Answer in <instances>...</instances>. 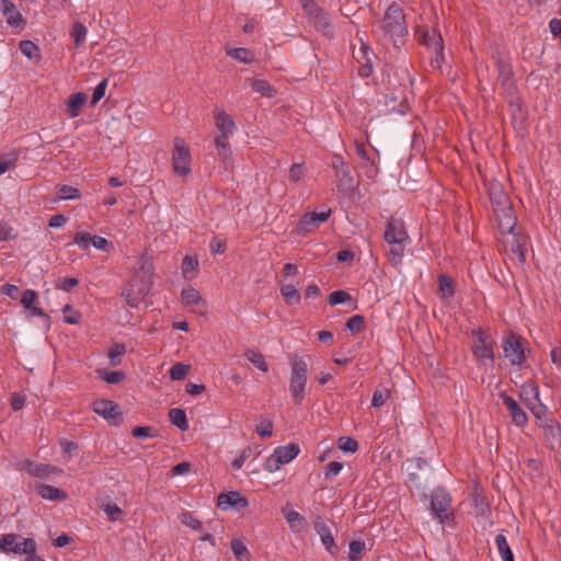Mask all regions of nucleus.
Returning a JSON list of instances; mask_svg holds the SVG:
<instances>
[{
  "instance_id": "obj_45",
  "label": "nucleus",
  "mask_w": 561,
  "mask_h": 561,
  "mask_svg": "<svg viewBox=\"0 0 561 561\" xmlns=\"http://www.w3.org/2000/svg\"><path fill=\"white\" fill-rule=\"evenodd\" d=\"M439 294L444 299H449L454 296L453 283L448 277L444 275L439 277Z\"/></svg>"
},
{
  "instance_id": "obj_22",
  "label": "nucleus",
  "mask_w": 561,
  "mask_h": 561,
  "mask_svg": "<svg viewBox=\"0 0 561 561\" xmlns=\"http://www.w3.org/2000/svg\"><path fill=\"white\" fill-rule=\"evenodd\" d=\"M248 501L238 492L222 493L218 496L217 506L224 511L231 507L244 508Z\"/></svg>"
},
{
  "instance_id": "obj_16",
  "label": "nucleus",
  "mask_w": 561,
  "mask_h": 561,
  "mask_svg": "<svg viewBox=\"0 0 561 561\" xmlns=\"http://www.w3.org/2000/svg\"><path fill=\"white\" fill-rule=\"evenodd\" d=\"M182 304L190 309V311L204 314L207 310L206 301L203 299L198 290L193 287L184 288L181 293Z\"/></svg>"
},
{
  "instance_id": "obj_15",
  "label": "nucleus",
  "mask_w": 561,
  "mask_h": 561,
  "mask_svg": "<svg viewBox=\"0 0 561 561\" xmlns=\"http://www.w3.org/2000/svg\"><path fill=\"white\" fill-rule=\"evenodd\" d=\"M93 411L106 419L111 424L118 425L122 421L119 407L111 400H96L93 402Z\"/></svg>"
},
{
  "instance_id": "obj_46",
  "label": "nucleus",
  "mask_w": 561,
  "mask_h": 561,
  "mask_svg": "<svg viewBox=\"0 0 561 561\" xmlns=\"http://www.w3.org/2000/svg\"><path fill=\"white\" fill-rule=\"evenodd\" d=\"M390 391L386 388H377L374 391L373 399H371V405L374 408H379L385 404V402L389 399Z\"/></svg>"
},
{
  "instance_id": "obj_23",
  "label": "nucleus",
  "mask_w": 561,
  "mask_h": 561,
  "mask_svg": "<svg viewBox=\"0 0 561 561\" xmlns=\"http://www.w3.org/2000/svg\"><path fill=\"white\" fill-rule=\"evenodd\" d=\"M502 400H503V404L510 411L512 421L517 426H524L528 421V417H527L526 413L524 412V410L518 405V403L512 397H510L507 394H502Z\"/></svg>"
},
{
  "instance_id": "obj_32",
  "label": "nucleus",
  "mask_w": 561,
  "mask_h": 561,
  "mask_svg": "<svg viewBox=\"0 0 561 561\" xmlns=\"http://www.w3.org/2000/svg\"><path fill=\"white\" fill-rule=\"evenodd\" d=\"M316 28L322 31L325 34H329L331 31V23L328 13H325L322 9L317 11V14L310 19Z\"/></svg>"
},
{
  "instance_id": "obj_12",
  "label": "nucleus",
  "mask_w": 561,
  "mask_h": 561,
  "mask_svg": "<svg viewBox=\"0 0 561 561\" xmlns=\"http://www.w3.org/2000/svg\"><path fill=\"white\" fill-rule=\"evenodd\" d=\"M451 499L443 489H436L432 493L431 507L433 514L442 524L453 519V513L449 511Z\"/></svg>"
},
{
  "instance_id": "obj_17",
  "label": "nucleus",
  "mask_w": 561,
  "mask_h": 561,
  "mask_svg": "<svg viewBox=\"0 0 561 561\" xmlns=\"http://www.w3.org/2000/svg\"><path fill=\"white\" fill-rule=\"evenodd\" d=\"M0 11L10 27L18 31L24 28L25 20L13 2L10 0H0Z\"/></svg>"
},
{
  "instance_id": "obj_53",
  "label": "nucleus",
  "mask_w": 561,
  "mask_h": 561,
  "mask_svg": "<svg viewBox=\"0 0 561 561\" xmlns=\"http://www.w3.org/2000/svg\"><path fill=\"white\" fill-rule=\"evenodd\" d=\"M364 327H365L364 318L359 314H355V316L351 317L346 323V328L352 333L360 332L364 329Z\"/></svg>"
},
{
  "instance_id": "obj_39",
  "label": "nucleus",
  "mask_w": 561,
  "mask_h": 561,
  "mask_svg": "<svg viewBox=\"0 0 561 561\" xmlns=\"http://www.w3.org/2000/svg\"><path fill=\"white\" fill-rule=\"evenodd\" d=\"M198 270V261L190 255H186L182 262V275L185 278H192L190 273H195Z\"/></svg>"
},
{
  "instance_id": "obj_61",
  "label": "nucleus",
  "mask_w": 561,
  "mask_h": 561,
  "mask_svg": "<svg viewBox=\"0 0 561 561\" xmlns=\"http://www.w3.org/2000/svg\"><path fill=\"white\" fill-rule=\"evenodd\" d=\"M343 468V465L339 461H332L328 465L324 476L327 479L337 476Z\"/></svg>"
},
{
  "instance_id": "obj_58",
  "label": "nucleus",
  "mask_w": 561,
  "mask_h": 561,
  "mask_svg": "<svg viewBox=\"0 0 561 561\" xmlns=\"http://www.w3.org/2000/svg\"><path fill=\"white\" fill-rule=\"evenodd\" d=\"M373 56H374L373 51H370L369 47H367L364 44H362L359 50L354 54V57L359 65L367 62V61H371Z\"/></svg>"
},
{
  "instance_id": "obj_13",
  "label": "nucleus",
  "mask_w": 561,
  "mask_h": 561,
  "mask_svg": "<svg viewBox=\"0 0 561 561\" xmlns=\"http://www.w3.org/2000/svg\"><path fill=\"white\" fill-rule=\"evenodd\" d=\"M504 356L510 359L513 365H523L525 357L524 342L516 334H508L503 342Z\"/></svg>"
},
{
  "instance_id": "obj_1",
  "label": "nucleus",
  "mask_w": 561,
  "mask_h": 561,
  "mask_svg": "<svg viewBox=\"0 0 561 561\" xmlns=\"http://www.w3.org/2000/svg\"><path fill=\"white\" fill-rule=\"evenodd\" d=\"M377 31L393 43L394 46L403 43L408 35V26L403 10L398 4H391L382 20L377 25Z\"/></svg>"
},
{
  "instance_id": "obj_52",
  "label": "nucleus",
  "mask_w": 561,
  "mask_h": 561,
  "mask_svg": "<svg viewBox=\"0 0 561 561\" xmlns=\"http://www.w3.org/2000/svg\"><path fill=\"white\" fill-rule=\"evenodd\" d=\"M65 321L69 324H78L81 321V313L75 310L70 305L62 309Z\"/></svg>"
},
{
  "instance_id": "obj_2",
  "label": "nucleus",
  "mask_w": 561,
  "mask_h": 561,
  "mask_svg": "<svg viewBox=\"0 0 561 561\" xmlns=\"http://www.w3.org/2000/svg\"><path fill=\"white\" fill-rule=\"evenodd\" d=\"M153 275L152 264L147 259L142 257L139 271L136 274V279H139L140 283L136 293L134 291V283L126 287L122 293V296L128 306L136 308L139 301L145 298L151 288Z\"/></svg>"
},
{
  "instance_id": "obj_31",
  "label": "nucleus",
  "mask_w": 561,
  "mask_h": 561,
  "mask_svg": "<svg viewBox=\"0 0 561 561\" xmlns=\"http://www.w3.org/2000/svg\"><path fill=\"white\" fill-rule=\"evenodd\" d=\"M495 545L503 561H514L513 552L504 535L500 534L495 537Z\"/></svg>"
},
{
  "instance_id": "obj_59",
  "label": "nucleus",
  "mask_w": 561,
  "mask_h": 561,
  "mask_svg": "<svg viewBox=\"0 0 561 561\" xmlns=\"http://www.w3.org/2000/svg\"><path fill=\"white\" fill-rule=\"evenodd\" d=\"M106 87H107V81L106 80H102L95 87V89L93 91L92 100H91V104L92 105H95L105 95Z\"/></svg>"
},
{
  "instance_id": "obj_43",
  "label": "nucleus",
  "mask_w": 561,
  "mask_h": 561,
  "mask_svg": "<svg viewBox=\"0 0 561 561\" xmlns=\"http://www.w3.org/2000/svg\"><path fill=\"white\" fill-rule=\"evenodd\" d=\"M256 433L262 437L266 438L272 436L273 433V421L267 417H262L256 425Z\"/></svg>"
},
{
  "instance_id": "obj_49",
  "label": "nucleus",
  "mask_w": 561,
  "mask_h": 561,
  "mask_svg": "<svg viewBox=\"0 0 561 561\" xmlns=\"http://www.w3.org/2000/svg\"><path fill=\"white\" fill-rule=\"evenodd\" d=\"M284 516L294 530H299V527L305 520V518L296 511L284 512Z\"/></svg>"
},
{
  "instance_id": "obj_56",
  "label": "nucleus",
  "mask_w": 561,
  "mask_h": 561,
  "mask_svg": "<svg viewBox=\"0 0 561 561\" xmlns=\"http://www.w3.org/2000/svg\"><path fill=\"white\" fill-rule=\"evenodd\" d=\"M358 444L352 437H341L339 439V448L345 453H354L357 450Z\"/></svg>"
},
{
  "instance_id": "obj_51",
  "label": "nucleus",
  "mask_w": 561,
  "mask_h": 561,
  "mask_svg": "<svg viewBox=\"0 0 561 561\" xmlns=\"http://www.w3.org/2000/svg\"><path fill=\"white\" fill-rule=\"evenodd\" d=\"M341 163V169H337L336 176L339 178L340 182L345 186H351L353 179L350 174V171L345 163L343 162L342 158L336 159Z\"/></svg>"
},
{
  "instance_id": "obj_48",
  "label": "nucleus",
  "mask_w": 561,
  "mask_h": 561,
  "mask_svg": "<svg viewBox=\"0 0 561 561\" xmlns=\"http://www.w3.org/2000/svg\"><path fill=\"white\" fill-rule=\"evenodd\" d=\"M180 520L185 526L194 529V530H201L202 529V522L198 520L192 513L184 512L180 515Z\"/></svg>"
},
{
  "instance_id": "obj_9",
  "label": "nucleus",
  "mask_w": 561,
  "mask_h": 561,
  "mask_svg": "<svg viewBox=\"0 0 561 561\" xmlns=\"http://www.w3.org/2000/svg\"><path fill=\"white\" fill-rule=\"evenodd\" d=\"M502 243L508 257L516 264L522 265L526 260L527 237L517 233L515 230L502 233Z\"/></svg>"
},
{
  "instance_id": "obj_28",
  "label": "nucleus",
  "mask_w": 561,
  "mask_h": 561,
  "mask_svg": "<svg viewBox=\"0 0 561 561\" xmlns=\"http://www.w3.org/2000/svg\"><path fill=\"white\" fill-rule=\"evenodd\" d=\"M520 398L525 404L530 408V403H536L539 399V389L536 385H525L520 390Z\"/></svg>"
},
{
  "instance_id": "obj_8",
  "label": "nucleus",
  "mask_w": 561,
  "mask_h": 561,
  "mask_svg": "<svg viewBox=\"0 0 561 561\" xmlns=\"http://www.w3.org/2000/svg\"><path fill=\"white\" fill-rule=\"evenodd\" d=\"M499 230L502 233L515 230L517 218L504 192L500 191V199L493 206Z\"/></svg>"
},
{
  "instance_id": "obj_3",
  "label": "nucleus",
  "mask_w": 561,
  "mask_h": 561,
  "mask_svg": "<svg viewBox=\"0 0 561 561\" xmlns=\"http://www.w3.org/2000/svg\"><path fill=\"white\" fill-rule=\"evenodd\" d=\"M383 238L390 245L391 260L394 263L400 262L409 239L403 221L396 218L388 219Z\"/></svg>"
},
{
  "instance_id": "obj_6",
  "label": "nucleus",
  "mask_w": 561,
  "mask_h": 561,
  "mask_svg": "<svg viewBox=\"0 0 561 561\" xmlns=\"http://www.w3.org/2000/svg\"><path fill=\"white\" fill-rule=\"evenodd\" d=\"M416 36L420 43L426 46L434 54L432 57V66L435 68H440L442 61L444 59V42L442 35L435 28L420 26L417 27Z\"/></svg>"
},
{
  "instance_id": "obj_19",
  "label": "nucleus",
  "mask_w": 561,
  "mask_h": 561,
  "mask_svg": "<svg viewBox=\"0 0 561 561\" xmlns=\"http://www.w3.org/2000/svg\"><path fill=\"white\" fill-rule=\"evenodd\" d=\"M19 470H24L31 476L38 478H46L51 473L59 472L60 470L54 466L37 463L32 460L25 459L18 465Z\"/></svg>"
},
{
  "instance_id": "obj_7",
  "label": "nucleus",
  "mask_w": 561,
  "mask_h": 561,
  "mask_svg": "<svg viewBox=\"0 0 561 561\" xmlns=\"http://www.w3.org/2000/svg\"><path fill=\"white\" fill-rule=\"evenodd\" d=\"M172 170L181 178L191 174L192 156L188 145L183 138L176 137L173 139L172 149Z\"/></svg>"
},
{
  "instance_id": "obj_34",
  "label": "nucleus",
  "mask_w": 561,
  "mask_h": 561,
  "mask_svg": "<svg viewBox=\"0 0 561 561\" xmlns=\"http://www.w3.org/2000/svg\"><path fill=\"white\" fill-rule=\"evenodd\" d=\"M226 53L228 56L243 64H250L254 60V55L247 48H227Z\"/></svg>"
},
{
  "instance_id": "obj_29",
  "label": "nucleus",
  "mask_w": 561,
  "mask_h": 561,
  "mask_svg": "<svg viewBox=\"0 0 561 561\" xmlns=\"http://www.w3.org/2000/svg\"><path fill=\"white\" fill-rule=\"evenodd\" d=\"M243 355L257 369L262 370L263 373H266L268 370V365L264 356L259 351L247 350Z\"/></svg>"
},
{
  "instance_id": "obj_10",
  "label": "nucleus",
  "mask_w": 561,
  "mask_h": 561,
  "mask_svg": "<svg viewBox=\"0 0 561 561\" xmlns=\"http://www.w3.org/2000/svg\"><path fill=\"white\" fill-rule=\"evenodd\" d=\"M36 542L31 538H23L16 534H7L0 537V552L25 554L35 552Z\"/></svg>"
},
{
  "instance_id": "obj_30",
  "label": "nucleus",
  "mask_w": 561,
  "mask_h": 561,
  "mask_svg": "<svg viewBox=\"0 0 561 561\" xmlns=\"http://www.w3.org/2000/svg\"><path fill=\"white\" fill-rule=\"evenodd\" d=\"M231 550L238 561H250L251 554L244 542L238 538L231 540Z\"/></svg>"
},
{
  "instance_id": "obj_20",
  "label": "nucleus",
  "mask_w": 561,
  "mask_h": 561,
  "mask_svg": "<svg viewBox=\"0 0 561 561\" xmlns=\"http://www.w3.org/2000/svg\"><path fill=\"white\" fill-rule=\"evenodd\" d=\"M214 121L217 134L230 137L236 130V125L232 117L222 110H215Z\"/></svg>"
},
{
  "instance_id": "obj_4",
  "label": "nucleus",
  "mask_w": 561,
  "mask_h": 561,
  "mask_svg": "<svg viewBox=\"0 0 561 561\" xmlns=\"http://www.w3.org/2000/svg\"><path fill=\"white\" fill-rule=\"evenodd\" d=\"M290 368L289 391L294 402L300 404L305 399V388L308 380V364L304 358L293 356L290 359Z\"/></svg>"
},
{
  "instance_id": "obj_50",
  "label": "nucleus",
  "mask_w": 561,
  "mask_h": 561,
  "mask_svg": "<svg viewBox=\"0 0 561 561\" xmlns=\"http://www.w3.org/2000/svg\"><path fill=\"white\" fill-rule=\"evenodd\" d=\"M529 410L539 421L540 425L545 423V420H549L547 417V408L543 404H541L540 400H538L536 403H530Z\"/></svg>"
},
{
  "instance_id": "obj_21",
  "label": "nucleus",
  "mask_w": 561,
  "mask_h": 561,
  "mask_svg": "<svg viewBox=\"0 0 561 561\" xmlns=\"http://www.w3.org/2000/svg\"><path fill=\"white\" fill-rule=\"evenodd\" d=\"M313 524H314V529H316L317 534L320 536L321 541H322L323 546L325 547V549L331 554H334L333 548L335 547V542H334V538H333V535L331 531L330 524L321 517H318Z\"/></svg>"
},
{
  "instance_id": "obj_14",
  "label": "nucleus",
  "mask_w": 561,
  "mask_h": 561,
  "mask_svg": "<svg viewBox=\"0 0 561 561\" xmlns=\"http://www.w3.org/2000/svg\"><path fill=\"white\" fill-rule=\"evenodd\" d=\"M331 215V209L327 208L321 211H310L306 213L297 225L298 233L306 234L316 228H318L321 224L325 222Z\"/></svg>"
},
{
  "instance_id": "obj_35",
  "label": "nucleus",
  "mask_w": 561,
  "mask_h": 561,
  "mask_svg": "<svg viewBox=\"0 0 561 561\" xmlns=\"http://www.w3.org/2000/svg\"><path fill=\"white\" fill-rule=\"evenodd\" d=\"M169 417L171 423L180 430L184 431L187 428L188 424L184 410L178 408L171 409L169 412Z\"/></svg>"
},
{
  "instance_id": "obj_44",
  "label": "nucleus",
  "mask_w": 561,
  "mask_h": 561,
  "mask_svg": "<svg viewBox=\"0 0 561 561\" xmlns=\"http://www.w3.org/2000/svg\"><path fill=\"white\" fill-rule=\"evenodd\" d=\"M126 347L124 344H115L108 351V359L112 366H117L121 363V357L125 354Z\"/></svg>"
},
{
  "instance_id": "obj_18",
  "label": "nucleus",
  "mask_w": 561,
  "mask_h": 561,
  "mask_svg": "<svg viewBox=\"0 0 561 561\" xmlns=\"http://www.w3.org/2000/svg\"><path fill=\"white\" fill-rule=\"evenodd\" d=\"M214 144L217 149V154L219 160L221 161L224 168L226 170H230L233 168V156L231 146L229 142V137L222 136L221 134H216L214 137Z\"/></svg>"
},
{
  "instance_id": "obj_36",
  "label": "nucleus",
  "mask_w": 561,
  "mask_h": 561,
  "mask_svg": "<svg viewBox=\"0 0 561 561\" xmlns=\"http://www.w3.org/2000/svg\"><path fill=\"white\" fill-rule=\"evenodd\" d=\"M280 293L289 305H297L300 302V294L293 284H284L280 286Z\"/></svg>"
},
{
  "instance_id": "obj_54",
  "label": "nucleus",
  "mask_w": 561,
  "mask_h": 561,
  "mask_svg": "<svg viewBox=\"0 0 561 561\" xmlns=\"http://www.w3.org/2000/svg\"><path fill=\"white\" fill-rule=\"evenodd\" d=\"M93 237L89 232H78L75 236V243L79 245L82 250H88L89 247L92 244Z\"/></svg>"
},
{
  "instance_id": "obj_60",
  "label": "nucleus",
  "mask_w": 561,
  "mask_h": 561,
  "mask_svg": "<svg viewBox=\"0 0 561 561\" xmlns=\"http://www.w3.org/2000/svg\"><path fill=\"white\" fill-rule=\"evenodd\" d=\"M92 245L95 249L105 251V252H108L111 250L110 242L105 238L99 237V236L93 237Z\"/></svg>"
},
{
  "instance_id": "obj_38",
  "label": "nucleus",
  "mask_w": 561,
  "mask_h": 561,
  "mask_svg": "<svg viewBox=\"0 0 561 561\" xmlns=\"http://www.w3.org/2000/svg\"><path fill=\"white\" fill-rule=\"evenodd\" d=\"M102 510L105 512L107 518L111 520V522H116V520H119L122 515H123V511L122 508L113 503V502H106V503H103L101 505Z\"/></svg>"
},
{
  "instance_id": "obj_64",
  "label": "nucleus",
  "mask_w": 561,
  "mask_h": 561,
  "mask_svg": "<svg viewBox=\"0 0 561 561\" xmlns=\"http://www.w3.org/2000/svg\"><path fill=\"white\" fill-rule=\"evenodd\" d=\"M549 28L553 36L559 37L561 42V20L552 19L549 22Z\"/></svg>"
},
{
  "instance_id": "obj_42",
  "label": "nucleus",
  "mask_w": 561,
  "mask_h": 561,
  "mask_svg": "<svg viewBox=\"0 0 561 561\" xmlns=\"http://www.w3.org/2000/svg\"><path fill=\"white\" fill-rule=\"evenodd\" d=\"M190 369H191L190 365H186L183 363H178L171 367L170 377L173 380H182L187 376Z\"/></svg>"
},
{
  "instance_id": "obj_24",
  "label": "nucleus",
  "mask_w": 561,
  "mask_h": 561,
  "mask_svg": "<svg viewBox=\"0 0 561 561\" xmlns=\"http://www.w3.org/2000/svg\"><path fill=\"white\" fill-rule=\"evenodd\" d=\"M35 490L44 500L64 501L67 499L66 492L54 485L37 483Z\"/></svg>"
},
{
  "instance_id": "obj_25",
  "label": "nucleus",
  "mask_w": 561,
  "mask_h": 561,
  "mask_svg": "<svg viewBox=\"0 0 561 561\" xmlns=\"http://www.w3.org/2000/svg\"><path fill=\"white\" fill-rule=\"evenodd\" d=\"M85 103H87L85 93H83V92L72 93L66 102L67 113H68L69 117H71V118L77 117L80 114L82 107L85 105Z\"/></svg>"
},
{
  "instance_id": "obj_5",
  "label": "nucleus",
  "mask_w": 561,
  "mask_h": 561,
  "mask_svg": "<svg viewBox=\"0 0 561 561\" xmlns=\"http://www.w3.org/2000/svg\"><path fill=\"white\" fill-rule=\"evenodd\" d=\"M494 340L481 329L472 331V354L483 366H492L494 363Z\"/></svg>"
},
{
  "instance_id": "obj_26",
  "label": "nucleus",
  "mask_w": 561,
  "mask_h": 561,
  "mask_svg": "<svg viewBox=\"0 0 561 561\" xmlns=\"http://www.w3.org/2000/svg\"><path fill=\"white\" fill-rule=\"evenodd\" d=\"M37 300V293L33 289H27L23 293L21 297V304L22 306L30 310L31 316H45L42 308L34 306L35 301Z\"/></svg>"
},
{
  "instance_id": "obj_41",
  "label": "nucleus",
  "mask_w": 561,
  "mask_h": 561,
  "mask_svg": "<svg viewBox=\"0 0 561 561\" xmlns=\"http://www.w3.org/2000/svg\"><path fill=\"white\" fill-rule=\"evenodd\" d=\"M366 546L364 541L354 540L350 543L348 559L350 561H358L365 551Z\"/></svg>"
},
{
  "instance_id": "obj_55",
  "label": "nucleus",
  "mask_w": 561,
  "mask_h": 561,
  "mask_svg": "<svg viewBox=\"0 0 561 561\" xmlns=\"http://www.w3.org/2000/svg\"><path fill=\"white\" fill-rule=\"evenodd\" d=\"M306 175V169L300 163H294L289 170V180L291 182H299Z\"/></svg>"
},
{
  "instance_id": "obj_27",
  "label": "nucleus",
  "mask_w": 561,
  "mask_h": 561,
  "mask_svg": "<svg viewBox=\"0 0 561 561\" xmlns=\"http://www.w3.org/2000/svg\"><path fill=\"white\" fill-rule=\"evenodd\" d=\"M21 53L31 61L38 64L41 61V51L32 41H22L19 45Z\"/></svg>"
},
{
  "instance_id": "obj_57",
  "label": "nucleus",
  "mask_w": 561,
  "mask_h": 561,
  "mask_svg": "<svg viewBox=\"0 0 561 561\" xmlns=\"http://www.w3.org/2000/svg\"><path fill=\"white\" fill-rule=\"evenodd\" d=\"M350 299H351V296L346 291L335 290V291L331 293V295L329 296V304L331 306H335L339 304H343Z\"/></svg>"
},
{
  "instance_id": "obj_33",
  "label": "nucleus",
  "mask_w": 561,
  "mask_h": 561,
  "mask_svg": "<svg viewBox=\"0 0 561 561\" xmlns=\"http://www.w3.org/2000/svg\"><path fill=\"white\" fill-rule=\"evenodd\" d=\"M251 88L266 98H273L276 94V90L263 79H254L251 81Z\"/></svg>"
},
{
  "instance_id": "obj_63",
  "label": "nucleus",
  "mask_w": 561,
  "mask_h": 561,
  "mask_svg": "<svg viewBox=\"0 0 561 561\" xmlns=\"http://www.w3.org/2000/svg\"><path fill=\"white\" fill-rule=\"evenodd\" d=\"M125 375L122 371H111L103 375V379L107 383H118L124 379Z\"/></svg>"
},
{
  "instance_id": "obj_47",
  "label": "nucleus",
  "mask_w": 561,
  "mask_h": 561,
  "mask_svg": "<svg viewBox=\"0 0 561 561\" xmlns=\"http://www.w3.org/2000/svg\"><path fill=\"white\" fill-rule=\"evenodd\" d=\"M541 427L545 428L546 434L556 443L559 442L560 437V427L553 420H545V423L541 424Z\"/></svg>"
},
{
  "instance_id": "obj_40",
  "label": "nucleus",
  "mask_w": 561,
  "mask_h": 561,
  "mask_svg": "<svg viewBox=\"0 0 561 561\" xmlns=\"http://www.w3.org/2000/svg\"><path fill=\"white\" fill-rule=\"evenodd\" d=\"M57 195L59 199H78L81 197L80 191L69 185L58 187Z\"/></svg>"
},
{
  "instance_id": "obj_62",
  "label": "nucleus",
  "mask_w": 561,
  "mask_h": 561,
  "mask_svg": "<svg viewBox=\"0 0 561 561\" xmlns=\"http://www.w3.org/2000/svg\"><path fill=\"white\" fill-rule=\"evenodd\" d=\"M251 455V448H247L244 450H242V453L239 455L238 458H236L231 466L233 469L236 470H239L242 468V466L244 465V461L250 457Z\"/></svg>"
},
{
  "instance_id": "obj_11",
  "label": "nucleus",
  "mask_w": 561,
  "mask_h": 561,
  "mask_svg": "<svg viewBox=\"0 0 561 561\" xmlns=\"http://www.w3.org/2000/svg\"><path fill=\"white\" fill-rule=\"evenodd\" d=\"M299 451L300 448L295 443L277 447L266 459L264 469L268 472L278 471L283 465L293 461L298 456Z\"/></svg>"
},
{
  "instance_id": "obj_37",
  "label": "nucleus",
  "mask_w": 561,
  "mask_h": 561,
  "mask_svg": "<svg viewBox=\"0 0 561 561\" xmlns=\"http://www.w3.org/2000/svg\"><path fill=\"white\" fill-rule=\"evenodd\" d=\"M88 28L80 22H75L70 31V36L75 42V46L79 47L87 37Z\"/></svg>"
}]
</instances>
